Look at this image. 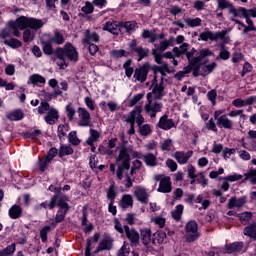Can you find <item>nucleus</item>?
Listing matches in <instances>:
<instances>
[{
	"mask_svg": "<svg viewBox=\"0 0 256 256\" xmlns=\"http://www.w3.org/2000/svg\"><path fill=\"white\" fill-rule=\"evenodd\" d=\"M213 51L209 48H204L200 51H197L195 48H192L189 53H187V60L193 68V75L195 77H207V75L213 73L217 63L213 62L211 64L205 65V57H211Z\"/></svg>",
	"mask_w": 256,
	"mask_h": 256,
	"instance_id": "f257e3e1",
	"label": "nucleus"
},
{
	"mask_svg": "<svg viewBox=\"0 0 256 256\" xmlns=\"http://www.w3.org/2000/svg\"><path fill=\"white\" fill-rule=\"evenodd\" d=\"M27 27H29V18L20 16L15 21H10L8 26L0 31V39H3L4 45L7 47L19 49L23 43L19 39L11 36L21 37V31L27 29Z\"/></svg>",
	"mask_w": 256,
	"mask_h": 256,
	"instance_id": "f03ea898",
	"label": "nucleus"
},
{
	"mask_svg": "<svg viewBox=\"0 0 256 256\" xmlns=\"http://www.w3.org/2000/svg\"><path fill=\"white\" fill-rule=\"evenodd\" d=\"M56 57L60 61H63L67 57L72 63H77L79 61V52L71 42H67L63 48H57Z\"/></svg>",
	"mask_w": 256,
	"mask_h": 256,
	"instance_id": "7ed1b4c3",
	"label": "nucleus"
},
{
	"mask_svg": "<svg viewBox=\"0 0 256 256\" xmlns=\"http://www.w3.org/2000/svg\"><path fill=\"white\" fill-rule=\"evenodd\" d=\"M222 41V43H229L231 38L227 36V30H222L218 32H213L210 30H206L199 34L198 41Z\"/></svg>",
	"mask_w": 256,
	"mask_h": 256,
	"instance_id": "20e7f679",
	"label": "nucleus"
},
{
	"mask_svg": "<svg viewBox=\"0 0 256 256\" xmlns=\"http://www.w3.org/2000/svg\"><path fill=\"white\" fill-rule=\"evenodd\" d=\"M201 237V234L199 233V225L196 221H189L185 225V239L187 243H193L194 241H197Z\"/></svg>",
	"mask_w": 256,
	"mask_h": 256,
	"instance_id": "39448f33",
	"label": "nucleus"
},
{
	"mask_svg": "<svg viewBox=\"0 0 256 256\" xmlns=\"http://www.w3.org/2000/svg\"><path fill=\"white\" fill-rule=\"evenodd\" d=\"M152 91L147 94V99L161 100L165 97V83L163 81L154 80L151 86Z\"/></svg>",
	"mask_w": 256,
	"mask_h": 256,
	"instance_id": "423d86ee",
	"label": "nucleus"
},
{
	"mask_svg": "<svg viewBox=\"0 0 256 256\" xmlns=\"http://www.w3.org/2000/svg\"><path fill=\"white\" fill-rule=\"evenodd\" d=\"M147 101L148 102L145 104L144 110L148 115H150L151 119H154V117H157V113H161L163 104L157 102L154 98H149Z\"/></svg>",
	"mask_w": 256,
	"mask_h": 256,
	"instance_id": "0eeeda50",
	"label": "nucleus"
},
{
	"mask_svg": "<svg viewBox=\"0 0 256 256\" xmlns=\"http://www.w3.org/2000/svg\"><path fill=\"white\" fill-rule=\"evenodd\" d=\"M57 205L60 209L55 216V222L51 223V227H57V223H63L65 221V215L69 211V204L65 202V198H61Z\"/></svg>",
	"mask_w": 256,
	"mask_h": 256,
	"instance_id": "6e6552de",
	"label": "nucleus"
},
{
	"mask_svg": "<svg viewBox=\"0 0 256 256\" xmlns=\"http://www.w3.org/2000/svg\"><path fill=\"white\" fill-rule=\"evenodd\" d=\"M127 171H129V168H124L123 165H119L116 171V177L119 181H123L126 189H131V187H133V180L131 176L127 174Z\"/></svg>",
	"mask_w": 256,
	"mask_h": 256,
	"instance_id": "1a4fd4ad",
	"label": "nucleus"
},
{
	"mask_svg": "<svg viewBox=\"0 0 256 256\" xmlns=\"http://www.w3.org/2000/svg\"><path fill=\"white\" fill-rule=\"evenodd\" d=\"M239 11L242 15V17L246 20L247 25H249L250 29H253V31H256L255 23L251 19H256V7L247 9L245 7H239Z\"/></svg>",
	"mask_w": 256,
	"mask_h": 256,
	"instance_id": "9d476101",
	"label": "nucleus"
},
{
	"mask_svg": "<svg viewBox=\"0 0 256 256\" xmlns=\"http://www.w3.org/2000/svg\"><path fill=\"white\" fill-rule=\"evenodd\" d=\"M79 127H91V113L83 107L77 109Z\"/></svg>",
	"mask_w": 256,
	"mask_h": 256,
	"instance_id": "9b49d317",
	"label": "nucleus"
},
{
	"mask_svg": "<svg viewBox=\"0 0 256 256\" xmlns=\"http://www.w3.org/2000/svg\"><path fill=\"white\" fill-rule=\"evenodd\" d=\"M147 75H149V66L143 65L134 70L133 78L138 83H145L147 81Z\"/></svg>",
	"mask_w": 256,
	"mask_h": 256,
	"instance_id": "f8f14e48",
	"label": "nucleus"
},
{
	"mask_svg": "<svg viewBox=\"0 0 256 256\" xmlns=\"http://www.w3.org/2000/svg\"><path fill=\"white\" fill-rule=\"evenodd\" d=\"M133 193L134 197H136L137 201L140 203H144V205L149 203V193H147V189H145V187L135 186Z\"/></svg>",
	"mask_w": 256,
	"mask_h": 256,
	"instance_id": "ddd939ff",
	"label": "nucleus"
},
{
	"mask_svg": "<svg viewBox=\"0 0 256 256\" xmlns=\"http://www.w3.org/2000/svg\"><path fill=\"white\" fill-rule=\"evenodd\" d=\"M124 231L131 245L134 247H137L139 245V238H140L139 232H137L135 228H130L129 226H124Z\"/></svg>",
	"mask_w": 256,
	"mask_h": 256,
	"instance_id": "4468645a",
	"label": "nucleus"
},
{
	"mask_svg": "<svg viewBox=\"0 0 256 256\" xmlns=\"http://www.w3.org/2000/svg\"><path fill=\"white\" fill-rule=\"evenodd\" d=\"M142 111L143 109L141 108V106L136 107L134 110L130 112L127 119H133V123L135 124V121H136L139 127H141V125L145 123V118H143V116L141 115Z\"/></svg>",
	"mask_w": 256,
	"mask_h": 256,
	"instance_id": "2eb2a0df",
	"label": "nucleus"
},
{
	"mask_svg": "<svg viewBox=\"0 0 256 256\" xmlns=\"http://www.w3.org/2000/svg\"><path fill=\"white\" fill-rule=\"evenodd\" d=\"M157 191H158V193H171V191H173L171 177H169V176L163 177L160 180V184H159Z\"/></svg>",
	"mask_w": 256,
	"mask_h": 256,
	"instance_id": "dca6fc26",
	"label": "nucleus"
},
{
	"mask_svg": "<svg viewBox=\"0 0 256 256\" xmlns=\"http://www.w3.org/2000/svg\"><path fill=\"white\" fill-rule=\"evenodd\" d=\"M118 205L122 211H127V209H133V196L131 194L122 195L118 202Z\"/></svg>",
	"mask_w": 256,
	"mask_h": 256,
	"instance_id": "f3484780",
	"label": "nucleus"
},
{
	"mask_svg": "<svg viewBox=\"0 0 256 256\" xmlns=\"http://www.w3.org/2000/svg\"><path fill=\"white\" fill-rule=\"evenodd\" d=\"M174 159L178 161L180 165H186L189 162V159L193 157V151L189 150L187 152L178 151L173 155Z\"/></svg>",
	"mask_w": 256,
	"mask_h": 256,
	"instance_id": "a211bd4d",
	"label": "nucleus"
},
{
	"mask_svg": "<svg viewBox=\"0 0 256 256\" xmlns=\"http://www.w3.org/2000/svg\"><path fill=\"white\" fill-rule=\"evenodd\" d=\"M129 161H131L129 152H127L126 148H122L117 158V164L122 165L124 169H129L130 167Z\"/></svg>",
	"mask_w": 256,
	"mask_h": 256,
	"instance_id": "6ab92c4d",
	"label": "nucleus"
},
{
	"mask_svg": "<svg viewBox=\"0 0 256 256\" xmlns=\"http://www.w3.org/2000/svg\"><path fill=\"white\" fill-rule=\"evenodd\" d=\"M130 48L134 51V53H137L138 55V61H141L149 55V49L143 48L142 46H137V41L132 40L130 43Z\"/></svg>",
	"mask_w": 256,
	"mask_h": 256,
	"instance_id": "aec40b11",
	"label": "nucleus"
},
{
	"mask_svg": "<svg viewBox=\"0 0 256 256\" xmlns=\"http://www.w3.org/2000/svg\"><path fill=\"white\" fill-rule=\"evenodd\" d=\"M245 203H247V197L245 196L240 198L232 197L228 200L227 207L228 209H241Z\"/></svg>",
	"mask_w": 256,
	"mask_h": 256,
	"instance_id": "412c9836",
	"label": "nucleus"
},
{
	"mask_svg": "<svg viewBox=\"0 0 256 256\" xmlns=\"http://www.w3.org/2000/svg\"><path fill=\"white\" fill-rule=\"evenodd\" d=\"M44 121L48 125H55V122L59 121V110L52 107L50 111L47 112V115L44 117Z\"/></svg>",
	"mask_w": 256,
	"mask_h": 256,
	"instance_id": "4be33fe9",
	"label": "nucleus"
},
{
	"mask_svg": "<svg viewBox=\"0 0 256 256\" xmlns=\"http://www.w3.org/2000/svg\"><path fill=\"white\" fill-rule=\"evenodd\" d=\"M216 123L221 129H233V120L229 119V117H227V114H223L222 116H220V119H218Z\"/></svg>",
	"mask_w": 256,
	"mask_h": 256,
	"instance_id": "5701e85b",
	"label": "nucleus"
},
{
	"mask_svg": "<svg viewBox=\"0 0 256 256\" xmlns=\"http://www.w3.org/2000/svg\"><path fill=\"white\" fill-rule=\"evenodd\" d=\"M158 127L164 131H169V129H173V127H175V121L167 118V116H162L158 122Z\"/></svg>",
	"mask_w": 256,
	"mask_h": 256,
	"instance_id": "b1692460",
	"label": "nucleus"
},
{
	"mask_svg": "<svg viewBox=\"0 0 256 256\" xmlns=\"http://www.w3.org/2000/svg\"><path fill=\"white\" fill-rule=\"evenodd\" d=\"M99 39H100L99 34L86 30L83 43L84 45H91V43H99Z\"/></svg>",
	"mask_w": 256,
	"mask_h": 256,
	"instance_id": "393cba45",
	"label": "nucleus"
},
{
	"mask_svg": "<svg viewBox=\"0 0 256 256\" xmlns=\"http://www.w3.org/2000/svg\"><path fill=\"white\" fill-rule=\"evenodd\" d=\"M119 27H121L120 24L109 20L104 24L103 31H108L109 33H112V35H119Z\"/></svg>",
	"mask_w": 256,
	"mask_h": 256,
	"instance_id": "a878e982",
	"label": "nucleus"
},
{
	"mask_svg": "<svg viewBox=\"0 0 256 256\" xmlns=\"http://www.w3.org/2000/svg\"><path fill=\"white\" fill-rule=\"evenodd\" d=\"M243 242H234L231 244H226L225 245V250L226 253L231 255V253H239V251L243 250Z\"/></svg>",
	"mask_w": 256,
	"mask_h": 256,
	"instance_id": "bb28decb",
	"label": "nucleus"
},
{
	"mask_svg": "<svg viewBox=\"0 0 256 256\" xmlns=\"http://www.w3.org/2000/svg\"><path fill=\"white\" fill-rule=\"evenodd\" d=\"M172 51L174 53V57H181V55H186L187 58V53H191V51H189V44L187 43H182L180 47H174Z\"/></svg>",
	"mask_w": 256,
	"mask_h": 256,
	"instance_id": "cd10ccee",
	"label": "nucleus"
},
{
	"mask_svg": "<svg viewBox=\"0 0 256 256\" xmlns=\"http://www.w3.org/2000/svg\"><path fill=\"white\" fill-rule=\"evenodd\" d=\"M232 105L237 109H241V107H247V105H253V98L248 97L245 100L241 98H236L232 101Z\"/></svg>",
	"mask_w": 256,
	"mask_h": 256,
	"instance_id": "c85d7f7f",
	"label": "nucleus"
},
{
	"mask_svg": "<svg viewBox=\"0 0 256 256\" xmlns=\"http://www.w3.org/2000/svg\"><path fill=\"white\" fill-rule=\"evenodd\" d=\"M45 25V22L41 19H36V18H29L28 21V27L29 29H33V31H37L41 29Z\"/></svg>",
	"mask_w": 256,
	"mask_h": 256,
	"instance_id": "c756f323",
	"label": "nucleus"
},
{
	"mask_svg": "<svg viewBox=\"0 0 256 256\" xmlns=\"http://www.w3.org/2000/svg\"><path fill=\"white\" fill-rule=\"evenodd\" d=\"M65 111H66V116L68 118L69 121H77V110H75V106H73L72 103H69L66 107H65Z\"/></svg>",
	"mask_w": 256,
	"mask_h": 256,
	"instance_id": "7c9ffc66",
	"label": "nucleus"
},
{
	"mask_svg": "<svg viewBox=\"0 0 256 256\" xmlns=\"http://www.w3.org/2000/svg\"><path fill=\"white\" fill-rule=\"evenodd\" d=\"M23 215V208L15 204L9 209V216L11 219H19Z\"/></svg>",
	"mask_w": 256,
	"mask_h": 256,
	"instance_id": "2f4dec72",
	"label": "nucleus"
},
{
	"mask_svg": "<svg viewBox=\"0 0 256 256\" xmlns=\"http://www.w3.org/2000/svg\"><path fill=\"white\" fill-rule=\"evenodd\" d=\"M143 161L148 167H157V156L153 153H148L143 156Z\"/></svg>",
	"mask_w": 256,
	"mask_h": 256,
	"instance_id": "473e14b6",
	"label": "nucleus"
},
{
	"mask_svg": "<svg viewBox=\"0 0 256 256\" xmlns=\"http://www.w3.org/2000/svg\"><path fill=\"white\" fill-rule=\"evenodd\" d=\"M45 77L41 76L40 74H32L28 79V85H39L46 83Z\"/></svg>",
	"mask_w": 256,
	"mask_h": 256,
	"instance_id": "72a5a7b5",
	"label": "nucleus"
},
{
	"mask_svg": "<svg viewBox=\"0 0 256 256\" xmlns=\"http://www.w3.org/2000/svg\"><path fill=\"white\" fill-rule=\"evenodd\" d=\"M121 29H125L126 33H135V29H137V22L128 21L120 23Z\"/></svg>",
	"mask_w": 256,
	"mask_h": 256,
	"instance_id": "f704fd0d",
	"label": "nucleus"
},
{
	"mask_svg": "<svg viewBox=\"0 0 256 256\" xmlns=\"http://www.w3.org/2000/svg\"><path fill=\"white\" fill-rule=\"evenodd\" d=\"M141 237L144 245H149V243H153V238H151V229H141Z\"/></svg>",
	"mask_w": 256,
	"mask_h": 256,
	"instance_id": "c9c22d12",
	"label": "nucleus"
},
{
	"mask_svg": "<svg viewBox=\"0 0 256 256\" xmlns=\"http://www.w3.org/2000/svg\"><path fill=\"white\" fill-rule=\"evenodd\" d=\"M99 137H101V133L95 129H90V137L87 139V145H95L97 141H99Z\"/></svg>",
	"mask_w": 256,
	"mask_h": 256,
	"instance_id": "e433bc0d",
	"label": "nucleus"
},
{
	"mask_svg": "<svg viewBox=\"0 0 256 256\" xmlns=\"http://www.w3.org/2000/svg\"><path fill=\"white\" fill-rule=\"evenodd\" d=\"M154 237L155 238L152 239L153 245H161L165 243V239H167V234L163 231H160L154 234Z\"/></svg>",
	"mask_w": 256,
	"mask_h": 256,
	"instance_id": "4c0bfd02",
	"label": "nucleus"
},
{
	"mask_svg": "<svg viewBox=\"0 0 256 256\" xmlns=\"http://www.w3.org/2000/svg\"><path fill=\"white\" fill-rule=\"evenodd\" d=\"M118 256H139V253L129 250V244H124L118 252Z\"/></svg>",
	"mask_w": 256,
	"mask_h": 256,
	"instance_id": "58836bf2",
	"label": "nucleus"
},
{
	"mask_svg": "<svg viewBox=\"0 0 256 256\" xmlns=\"http://www.w3.org/2000/svg\"><path fill=\"white\" fill-rule=\"evenodd\" d=\"M244 235L250 239H256V224H250L244 229Z\"/></svg>",
	"mask_w": 256,
	"mask_h": 256,
	"instance_id": "ea45409f",
	"label": "nucleus"
},
{
	"mask_svg": "<svg viewBox=\"0 0 256 256\" xmlns=\"http://www.w3.org/2000/svg\"><path fill=\"white\" fill-rule=\"evenodd\" d=\"M228 116L235 118V117H240V121L245 122L247 121V115L245 114V112L243 110H231L228 113Z\"/></svg>",
	"mask_w": 256,
	"mask_h": 256,
	"instance_id": "a19ab883",
	"label": "nucleus"
},
{
	"mask_svg": "<svg viewBox=\"0 0 256 256\" xmlns=\"http://www.w3.org/2000/svg\"><path fill=\"white\" fill-rule=\"evenodd\" d=\"M7 117L10 121H21V119H23V117H24V114H23V111H21V110H15V111L10 112L7 115Z\"/></svg>",
	"mask_w": 256,
	"mask_h": 256,
	"instance_id": "79ce46f5",
	"label": "nucleus"
},
{
	"mask_svg": "<svg viewBox=\"0 0 256 256\" xmlns=\"http://www.w3.org/2000/svg\"><path fill=\"white\" fill-rule=\"evenodd\" d=\"M184 23L188 25V27H201V23H203V20L201 18L196 17V18H186L184 20Z\"/></svg>",
	"mask_w": 256,
	"mask_h": 256,
	"instance_id": "37998d69",
	"label": "nucleus"
},
{
	"mask_svg": "<svg viewBox=\"0 0 256 256\" xmlns=\"http://www.w3.org/2000/svg\"><path fill=\"white\" fill-rule=\"evenodd\" d=\"M110 57L113 59H121V57H129V52L120 49V50H111Z\"/></svg>",
	"mask_w": 256,
	"mask_h": 256,
	"instance_id": "c03bdc74",
	"label": "nucleus"
},
{
	"mask_svg": "<svg viewBox=\"0 0 256 256\" xmlns=\"http://www.w3.org/2000/svg\"><path fill=\"white\" fill-rule=\"evenodd\" d=\"M171 45V41L169 40H162L160 41V44L157 45V44H154V51H158V52H163V51H166V49H168Z\"/></svg>",
	"mask_w": 256,
	"mask_h": 256,
	"instance_id": "a18cd8bd",
	"label": "nucleus"
},
{
	"mask_svg": "<svg viewBox=\"0 0 256 256\" xmlns=\"http://www.w3.org/2000/svg\"><path fill=\"white\" fill-rule=\"evenodd\" d=\"M50 41L51 43H56V45H63L65 43V37L61 32L56 31Z\"/></svg>",
	"mask_w": 256,
	"mask_h": 256,
	"instance_id": "49530a36",
	"label": "nucleus"
},
{
	"mask_svg": "<svg viewBox=\"0 0 256 256\" xmlns=\"http://www.w3.org/2000/svg\"><path fill=\"white\" fill-rule=\"evenodd\" d=\"M225 45H227V43H224L221 45L220 48V52L218 55L219 59H222V61H227V59H229V57H231V53L229 52V50L225 49Z\"/></svg>",
	"mask_w": 256,
	"mask_h": 256,
	"instance_id": "de8ad7c7",
	"label": "nucleus"
},
{
	"mask_svg": "<svg viewBox=\"0 0 256 256\" xmlns=\"http://www.w3.org/2000/svg\"><path fill=\"white\" fill-rule=\"evenodd\" d=\"M35 39V32H33L31 29H26L23 32V41L24 43H31V41H34Z\"/></svg>",
	"mask_w": 256,
	"mask_h": 256,
	"instance_id": "09e8293b",
	"label": "nucleus"
},
{
	"mask_svg": "<svg viewBox=\"0 0 256 256\" xmlns=\"http://www.w3.org/2000/svg\"><path fill=\"white\" fill-rule=\"evenodd\" d=\"M231 21L236 23V25H240V27H243L242 35H247L248 33H250V31H255V30H253V28L249 27V24L246 25L245 23L241 22L240 20L232 18Z\"/></svg>",
	"mask_w": 256,
	"mask_h": 256,
	"instance_id": "8fccbe9b",
	"label": "nucleus"
},
{
	"mask_svg": "<svg viewBox=\"0 0 256 256\" xmlns=\"http://www.w3.org/2000/svg\"><path fill=\"white\" fill-rule=\"evenodd\" d=\"M131 60H127L124 64H123V69L125 70V75L126 77H128V79H131V77H133V73H134V69L133 67H131Z\"/></svg>",
	"mask_w": 256,
	"mask_h": 256,
	"instance_id": "3c124183",
	"label": "nucleus"
},
{
	"mask_svg": "<svg viewBox=\"0 0 256 256\" xmlns=\"http://www.w3.org/2000/svg\"><path fill=\"white\" fill-rule=\"evenodd\" d=\"M15 243L10 244L6 248L0 250V256H11L13 253H15Z\"/></svg>",
	"mask_w": 256,
	"mask_h": 256,
	"instance_id": "603ef678",
	"label": "nucleus"
},
{
	"mask_svg": "<svg viewBox=\"0 0 256 256\" xmlns=\"http://www.w3.org/2000/svg\"><path fill=\"white\" fill-rule=\"evenodd\" d=\"M183 205L179 204L176 206L175 210L171 212V215L175 221H179L181 219V215H183Z\"/></svg>",
	"mask_w": 256,
	"mask_h": 256,
	"instance_id": "864d4df0",
	"label": "nucleus"
},
{
	"mask_svg": "<svg viewBox=\"0 0 256 256\" xmlns=\"http://www.w3.org/2000/svg\"><path fill=\"white\" fill-rule=\"evenodd\" d=\"M107 199H109L110 202H115V199L117 197V191H115V185H110L109 188L106 191Z\"/></svg>",
	"mask_w": 256,
	"mask_h": 256,
	"instance_id": "5fc2aeb1",
	"label": "nucleus"
},
{
	"mask_svg": "<svg viewBox=\"0 0 256 256\" xmlns=\"http://www.w3.org/2000/svg\"><path fill=\"white\" fill-rule=\"evenodd\" d=\"M53 107H51L47 102L42 101L38 107V113L40 115H45V113H49Z\"/></svg>",
	"mask_w": 256,
	"mask_h": 256,
	"instance_id": "6e6d98bb",
	"label": "nucleus"
},
{
	"mask_svg": "<svg viewBox=\"0 0 256 256\" xmlns=\"http://www.w3.org/2000/svg\"><path fill=\"white\" fill-rule=\"evenodd\" d=\"M107 249H111V239H109V238H104V239L100 242V244H99V246H98V248H97V251H105V250H107Z\"/></svg>",
	"mask_w": 256,
	"mask_h": 256,
	"instance_id": "4d7b16f0",
	"label": "nucleus"
},
{
	"mask_svg": "<svg viewBox=\"0 0 256 256\" xmlns=\"http://www.w3.org/2000/svg\"><path fill=\"white\" fill-rule=\"evenodd\" d=\"M222 181H229L230 183H234V181H241L243 179V175L234 173L232 175L220 178Z\"/></svg>",
	"mask_w": 256,
	"mask_h": 256,
	"instance_id": "13d9d810",
	"label": "nucleus"
},
{
	"mask_svg": "<svg viewBox=\"0 0 256 256\" xmlns=\"http://www.w3.org/2000/svg\"><path fill=\"white\" fill-rule=\"evenodd\" d=\"M73 148L71 146L62 145L59 150V157H65L66 155H72Z\"/></svg>",
	"mask_w": 256,
	"mask_h": 256,
	"instance_id": "bf43d9fd",
	"label": "nucleus"
},
{
	"mask_svg": "<svg viewBox=\"0 0 256 256\" xmlns=\"http://www.w3.org/2000/svg\"><path fill=\"white\" fill-rule=\"evenodd\" d=\"M238 217L243 225H247V223L251 221L253 214L251 212H243L239 214Z\"/></svg>",
	"mask_w": 256,
	"mask_h": 256,
	"instance_id": "052dcab7",
	"label": "nucleus"
},
{
	"mask_svg": "<svg viewBox=\"0 0 256 256\" xmlns=\"http://www.w3.org/2000/svg\"><path fill=\"white\" fill-rule=\"evenodd\" d=\"M160 147L162 151H171L173 149V140L166 139L160 143Z\"/></svg>",
	"mask_w": 256,
	"mask_h": 256,
	"instance_id": "680f3d73",
	"label": "nucleus"
},
{
	"mask_svg": "<svg viewBox=\"0 0 256 256\" xmlns=\"http://www.w3.org/2000/svg\"><path fill=\"white\" fill-rule=\"evenodd\" d=\"M218 3V9H221L223 11L224 9H231L233 7V4L229 2L228 0H217Z\"/></svg>",
	"mask_w": 256,
	"mask_h": 256,
	"instance_id": "e2e57ef3",
	"label": "nucleus"
},
{
	"mask_svg": "<svg viewBox=\"0 0 256 256\" xmlns=\"http://www.w3.org/2000/svg\"><path fill=\"white\" fill-rule=\"evenodd\" d=\"M68 132H69V126L63 125V124H60L58 126V137H59V139H63V137H65V135H67Z\"/></svg>",
	"mask_w": 256,
	"mask_h": 256,
	"instance_id": "0e129e2a",
	"label": "nucleus"
},
{
	"mask_svg": "<svg viewBox=\"0 0 256 256\" xmlns=\"http://www.w3.org/2000/svg\"><path fill=\"white\" fill-rule=\"evenodd\" d=\"M244 181L251 179L252 183H256V169L249 170L248 173L244 174Z\"/></svg>",
	"mask_w": 256,
	"mask_h": 256,
	"instance_id": "69168bd1",
	"label": "nucleus"
},
{
	"mask_svg": "<svg viewBox=\"0 0 256 256\" xmlns=\"http://www.w3.org/2000/svg\"><path fill=\"white\" fill-rule=\"evenodd\" d=\"M139 132L144 137H147V135L151 134V126L149 124H144L139 126Z\"/></svg>",
	"mask_w": 256,
	"mask_h": 256,
	"instance_id": "338daca9",
	"label": "nucleus"
},
{
	"mask_svg": "<svg viewBox=\"0 0 256 256\" xmlns=\"http://www.w3.org/2000/svg\"><path fill=\"white\" fill-rule=\"evenodd\" d=\"M81 11L85 13L86 15H91L93 11H95V8L93 7V2H86L85 6L82 7Z\"/></svg>",
	"mask_w": 256,
	"mask_h": 256,
	"instance_id": "774afa93",
	"label": "nucleus"
}]
</instances>
